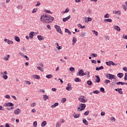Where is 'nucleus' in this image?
Returning <instances> with one entry per match:
<instances>
[{
  "mask_svg": "<svg viewBox=\"0 0 127 127\" xmlns=\"http://www.w3.org/2000/svg\"><path fill=\"white\" fill-rule=\"evenodd\" d=\"M87 84L89 86H91V85H92V82H91V80L87 81Z\"/></svg>",
  "mask_w": 127,
  "mask_h": 127,
  "instance_id": "32",
  "label": "nucleus"
},
{
  "mask_svg": "<svg viewBox=\"0 0 127 127\" xmlns=\"http://www.w3.org/2000/svg\"><path fill=\"white\" fill-rule=\"evenodd\" d=\"M106 78L109 80L116 79V76L113 74L107 73L106 74Z\"/></svg>",
  "mask_w": 127,
  "mask_h": 127,
  "instance_id": "5",
  "label": "nucleus"
},
{
  "mask_svg": "<svg viewBox=\"0 0 127 127\" xmlns=\"http://www.w3.org/2000/svg\"><path fill=\"white\" fill-rule=\"evenodd\" d=\"M117 76L119 78H122V77L124 76V74H123L122 73H118Z\"/></svg>",
  "mask_w": 127,
  "mask_h": 127,
  "instance_id": "23",
  "label": "nucleus"
},
{
  "mask_svg": "<svg viewBox=\"0 0 127 127\" xmlns=\"http://www.w3.org/2000/svg\"><path fill=\"white\" fill-rule=\"evenodd\" d=\"M110 121L112 122H116V118H115V117H111L110 118Z\"/></svg>",
  "mask_w": 127,
  "mask_h": 127,
  "instance_id": "47",
  "label": "nucleus"
},
{
  "mask_svg": "<svg viewBox=\"0 0 127 127\" xmlns=\"http://www.w3.org/2000/svg\"><path fill=\"white\" fill-rule=\"evenodd\" d=\"M109 16H110L109 14H106L104 15V18H109Z\"/></svg>",
  "mask_w": 127,
  "mask_h": 127,
  "instance_id": "46",
  "label": "nucleus"
},
{
  "mask_svg": "<svg viewBox=\"0 0 127 127\" xmlns=\"http://www.w3.org/2000/svg\"><path fill=\"white\" fill-rule=\"evenodd\" d=\"M86 36V32H83L82 34H81V37H85Z\"/></svg>",
  "mask_w": 127,
  "mask_h": 127,
  "instance_id": "53",
  "label": "nucleus"
},
{
  "mask_svg": "<svg viewBox=\"0 0 127 127\" xmlns=\"http://www.w3.org/2000/svg\"><path fill=\"white\" fill-rule=\"evenodd\" d=\"M46 78H47L48 79H50V78H52V74L46 75Z\"/></svg>",
  "mask_w": 127,
  "mask_h": 127,
  "instance_id": "39",
  "label": "nucleus"
},
{
  "mask_svg": "<svg viewBox=\"0 0 127 127\" xmlns=\"http://www.w3.org/2000/svg\"><path fill=\"white\" fill-rule=\"evenodd\" d=\"M5 98H6V99H10V96L8 95H5Z\"/></svg>",
  "mask_w": 127,
  "mask_h": 127,
  "instance_id": "59",
  "label": "nucleus"
},
{
  "mask_svg": "<svg viewBox=\"0 0 127 127\" xmlns=\"http://www.w3.org/2000/svg\"><path fill=\"white\" fill-rule=\"evenodd\" d=\"M91 56L93 58L98 57V55L97 54H91Z\"/></svg>",
  "mask_w": 127,
  "mask_h": 127,
  "instance_id": "51",
  "label": "nucleus"
},
{
  "mask_svg": "<svg viewBox=\"0 0 127 127\" xmlns=\"http://www.w3.org/2000/svg\"><path fill=\"white\" fill-rule=\"evenodd\" d=\"M104 21H105V22L107 21V22H108L109 23H111V22H112V20L111 19H110V18L106 19H104Z\"/></svg>",
  "mask_w": 127,
  "mask_h": 127,
  "instance_id": "29",
  "label": "nucleus"
},
{
  "mask_svg": "<svg viewBox=\"0 0 127 127\" xmlns=\"http://www.w3.org/2000/svg\"><path fill=\"white\" fill-rule=\"evenodd\" d=\"M86 108V105L85 104H81L80 105V107L77 108L76 109V111L77 112H81L83 110H85V108Z\"/></svg>",
  "mask_w": 127,
  "mask_h": 127,
  "instance_id": "3",
  "label": "nucleus"
},
{
  "mask_svg": "<svg viewBox=\"0 0 127 127\" xmlns=\"http://www.w3.org/2000/svg\"><path fill=\"white\" fill-rule=\"evenodd\" d=\"M14 105L13 103H11L10 102L7 103H5V107H12Z\"/></svg>",
  "mask_w": 127,
  "mask_h": 127,
  "instance_id": "13",
  "label": "nucleus"
},
{
  "mask_svg": "<svg viewBox=\"0 0 127 127\" xmlns=\"http://www.w3.org/2000/svg\"><path fill=\"white\" fill-rule=\"evenodd\" d=\"M69 12V9L68 8H66V9H65V11H64L63 12V13L65 14L66 13H67Z\"/></svg>",
  "mask_w": 127,
  "mask_h": 127,
  "instance_id": "48",
  "label": "nucleus"
},
{
  "mask_svg": "<svg viewBox=\"0 0 127 127\" xmlns=\"http://www.w3.org/2000/svg\"><path fill=\"white\" fill-rule=\"evenodd\" d=\"M106 65H107L108 66H110L111 65L117 66V64L114 63L113 62H112V61H109L108 62H106Z\"/></svg>",
  "mask_w": 127,
  "mask_h": 127,
  "instance_id": "9",
  "label": "nucleus"
},
{
  "mask_svg": "<svg viewBox=\"0 0 127 127\" xmlns=\"http://www.w3.org/2000/svg\"><path fill=\"white\" fill-rule=\"evenodd\" d=\"M74 81L76 82H81V79L78 78H76L74 79Z\"/></svg>",
  "mask_w": 127,
  "mask_h": 127,
  "instance_id": "35",
  "label": "nucleus"
},
{
  "mask_svg": "<svg viewBox=\"0 0 127 127\" xmlns=\"http://www.w3.org/2000/svg\"><path fill=\"white\" fill-rule=\"evenodd\" d=\"M103 69H104V67L103 66H101L98 67H95V70H96V71H99V70H102Z\"/></svg>",
  "mask_w": 127,
  "mask_h": 127,
  "instance_id": "19",
  "label": "nucleus"
},
{
  "mask_svg": "<svg viewBox=\"0 0 127 127\" xmlns=\"http://www.w3.org/2000/svg\"><path fill=\"white\" fill-rule=\"evenodd\" d=\"M2 77L5 79V80H7V79L8 78V76H7V75H2Z\"/></svg>",
  "mask_w": 127,
  "mask_h": 127,
  "instance_id": "38",
  "label": "nucleus"
},
{
  "mask_svg": "<svg viewBox=\"0 0 127 127\" xmlns=\"http://www.w3.org/2000/svg\"><path fill=\"white\" fill-rule=\"evenodd\" d=\"M38 40L39 41H41L42 40H44V37L42 36L41 35H39L37 37Z\"/></svg>",
  "mask_w": 127,
  "mask_h": 127,
  "instance_id": "17",
  "label": "nucleus"
},
{
  "mask_svg": "<svg viewBox=\"0 0 127 127\" xmlns=\"http://www.w3.org/2000/svg\"><path fill=\"white\" fill-rule=\"evenodd\" d=\"M19 54L21 57H24V58L26 59V61L29 60V58H28V57H27V56L24 55V54H23L22 53H19Z\"/></svg>",
  "mask_w": 127,
  "mask_h": 127,
  "instance_id": "11",
  "label": "nucleus"
},
{
  "mask_svg": "<svg viewBox=\"0 0 127 127\" xmlns=\"http://www.w3.org/2000/svg\"><path fill=\"white\" fill-rule=\"evenodd\" d=\"M78 101L81 102V103H86L87 102V100L85 99V96H81L80 98H78Z\"/></svg>",
  "mask_w": 127,
  "mask_h": 127,
  "instance_id": "6",
  "label": "nucleus"
},
{
  "mask_svg": "<svg viewBox=\"0 0 127 127\" xmlns=\"http://www.w3.org/2000/svg\"><path fill=\"white\" fill-rule=\"evenodd\" d=\"M37 68H38V69H39V70L41 71V72L44 71V69H43V68L42 67H41L40 66H38Z\"/></svg>",
  "mask_w": 127,
  "mask_h": 127,
  "instance_id": "44",
  "label": "nucleus"
},
{
  "mask_svg": "<svg viewBox=\"0 0 127 127\" xmlns=\"http://www.w3.org/2000/svg\"><path fill=\"white\" fill-rule=\"evenodd\" d=\"M100 91H101V92L104 93H105V89H104V88L101 87V88H100Z\"/></svg>",
  "mask_w": 127,
  "mask_h": 127,
  "instance_id": "40",
  "label": "nucleus"
},
{
  "mask_svg": "<svg viewBox=\"0 0 127 127\" xmlns=\"http://www.w3.org/2000/svg\"><path fill=\"white\" fill-rule=\"evenodd\" d=\"M55 28H56V30H57V32L60 33L61 35L63 34V33L62 32V30H61V27L59 26L58 25L55 26Z\"/></svg>",
  "mask_w": 127,
  "mask_h": 127,
  "instance_id": "8",
  "label": "nucleus"
},
{
  "mask_svg": "<svg viewBox=\"0 0 127 127\" xmlns=\"http://www.w3.org/2000/svg\"><path fill=\"white\" fill-rule=\"evenodd\" d=\"M76 42V39L75 37L72 38V44L74 45Z\"/></svg>",
  "mask_w": 127,
  "mask_h": 127,
  "instance_id": "30",
  "label": "nucleus"
},
{
  "mask_svg": "<svg viewBox=\"0 0 127 127\" xmlns=\"http://www.w3.org/2000/svg\"><path fill=\"white\" fill-rule=\"evenodd\" d=\"M38 11V9L34 8V9H33V10H32V13H34L36 12V11Z\"/></svg>",
  "mask_w": 127,
  "mask_h": 127,
  "instance_id": "52",
  "label": "nucleus"
},
{
  "mask_svg": "<svg viewBox=\"0 0 127 127\" xmlns=\"http://www.w3.org/2000/svg\"><path fill=\"white\" fill-rule=\"evenodd\" d=\"M60 126H61V123H60V122H57L56 124V127H60Z\"/></svg>",
  "mask_w": 127,
  "mask_h": 127,
  "instance_id": "58",
  "label": "nucleus"
},
{
  "mask_svg": "<svg viewBox=\"0 0 127 127\" xmlns=\"http://www.w3.org/2000/svg\"><path fill=\"white\" fill-rule=\"evenodd\" d=\"M14 40H15V41H16L17 42L19 43L20 42V38L17 36L14 37Z\"/></svg>",
  "mask_w": 127,
  "mask_h": 127,
  "instance_id": "21",
  "label": "nucleus"
},
{
  "mask_svg": "<svg viewBox=\"0 0 127 127\" xmlns=\"http://www.w3.org/2000/svg\"><path fill=\"white\" fill-rule=\"evenodd\" d=\"M50 17H53L50 16L49 15H47L46 14H43L41 15L40 19H41V21H43L45 19L50 18Z\"/></svg>",
  "mask_w": 127,
  "mask_h": 127,
  "instance_id": "2",
  "label": "nucleus"
},
{
  "mask_svg": "<svg viewBox=\"0 0 127 127\" xmlns=\"http://www.w3.org/2000/svg\"><path fill=\"white\" fill-rule=\"evenodd\" d=\"M123 70L125 71V72H127V67H123Z\"/></svg>",
  "mask_w": 127,
  "mask_h": 127,
  "instance_id": "63",
  "label": "nucleus"
},
{
  "mask_svg": "<svg viewBox=\"0 0 127 127\" xmlns=\"http://www.w3.org/2000/svg\"><path fill=\"white\" fill-rule=\"evenodd\" d=\"M65 102H66V98L62 99V101H61L62 103H65Z\"/></svg>",
  "mask_w": 127,
  "mask_h": 127,
  "instance_id": "54",
  "label": "nucleus"
},
{
  "mask_svg": "<svg viewBox=\"0 0 127 127\" xmlns=\"http://www.w3.org/2000/svg\"><path fill=\"white\" fill-rule=\"evenodd\" d=\"M4 42L7 43L8 45L10 44H13V42L10 40H8L7 39H4Z\"/></svg>",
  "mask_w": 127,
  "mask_h": 127,
  "instance_id": "10",
  "label": "nucleus"
},
{
  "mask_svg": "<svg viewBox=\"0 0 127 127\" xmlns=\"http://www.w3.org/2000/svg\"><path fill=\"white\" fill-rule=\"evenodd\" d=\"M95 81H94V82H100V77H99V76H95Z\"/></svg>",
  "mask_w": 127,
  "mask_h": 127,
  "instance_id": "16",
  "label": "nucleus"
},
{
  "mask_svg": "<svg viewBox=\"0 0 127 127\" xmlns=\"http://www.w3.org/2000/svg\"><path fill=\"white\" fill-rule=\"evenodd\" d=\"M26 84H27V85H31V83L30 81H26Z\"/></svg>",
  "mask_w": 127,
  "mask_h": 127,
  "instance_id": "61",
  "label": "nucleus"
},
{
  "mask_svg": "<svg viewBox=\"0 0 127 127\" xmlns=\"http://www.w3.org/2000/svg\"><path fill=\"white\" fill-rule=\"evenodd\" d=\"M89 74H90L89 71L84 72V71L82 69L78 70V72H77V76H83L87 75V77H88V78L90 77V75Z\"/></svg>",
  "mask_w": 127,
  "mask_h": 127,
  "instance_id": "1",
  "label": "nucleus"
},
{
  "mask_svg": "<svg viewBox=\"0 0 127 127\" xmlns=\"http://www.w3.org/2000/svg\"><path fill=\"white\" fill-rule=\"evenodd\" d=\"M122 7H123V9H124V10L126 11L127 9V6H125V5H122Z\"/></svg>",
  "mask_w": 127,
  "mask_h": 127,
  "instance_id": "56",
  "label": "nucleus"
},
{
  "mask_svg": "<svg viewBox=\"0 0 127 127\" xmlns=\"http://www.w3.org/2000/svg\"><path fill=\"white\" fill-rule=\"evenodd\" d=\"M21 110L20 109H16L13 111V114L14 115L17 116L21 114Z\"/></svg>",
  "mask_w": 127,
  "mask_h": 127,
  "instance_id": "7",
  "label": "nucleus"
},
{
  "mask_svg": "<svg viewBox=\"0 0 127 127\" xmlns=\"http://www.w3.org/2000/svg\"><path fill=\"white\" fill-rule=\"evenodd\" d=\"M113 28L115 30H117L118 32H120L121 31V28L118 26H113Z\"/></svg>",
  "mask_w": 127,
  "mask_h": 127,
  "instance_id": "15",
  "label": "nucleus"
},
{
  "mask_svg": "<svg viewBox=\"0 0 127 127\" xmlns=\"http://www.w3.org/2000/svg\"><path fill=\"white\" fill-rule=\"evenodd\" d=\"M30 106H31V107H34V106H35V103H32V104L30 105Z\"/></svg>",
  "mask_w": 127,
  "mask_h": 127,
  "instance_id": "64",
  "label": "nucleus"
},
{
  "mask_svg": "<svg viewBox=\"0 0 127 127\" xmlns=\"http://www.w3.org/2000/svg\"><path fill=\"white\" fill-rule=\"evenodd\" d=\"M36 126H38V122L34 121V122H33V127H36Z\"/></svg>",
  "mask_w": 127,
  "mask_h": 127,
  "instance_id": "45",
  "label": "nucleus"
},
{
  "mask_svg": "<svg viewBox=\"0 0 127 127\" xmlns=\"http://www.w3.org/2000/svg\"><path fill=\"white\" fill-rule=\"evenodd\" d=\"M35 34V33H34V32H30V33L29 34V38L32 39Z\"/></svg>",
  "mask_w": 127,
  "mask_h": 127,
  "instance_id": "18",
  "label": "nucleus"
},
{
  "mask_svg": "<svg viewBox=\"0 0 127 127\" xmlns=\"http://www.w3.org/2000/svg\"><path fill=\"white\" fill-rule=\"evenodd\" d=\"M47 125V122L46 121H44L42 124H41V127H44Z\"/></svg>",
  "mask_w": 127,
  "mask_h": 127,
  "instance_id": "20",
  "label": "nucleus"
},
{
  "mask_svg": "<svg viewBox=\"0 0 127 127\" xmlns=\"http://www.w3.org/2000/svg\"><path fill=\"white\" fill-rule=\"evenodd\" d=\"M69 70L70 71H74V68L73 67H70V68H69Z\"/></svg>",
  "mask_w": 127,
  "mask_h": 127,
  "instance_id": "49",
  "label": "nucleus"
},
{
  "mask_svg": "<svg viewBox=\"0 0 127 127\" xmlns=\"http://www.w3.org/2000/svg\"><path fill=\"white\" fill-rule=\"evenodd\" d=\"M89 114V111H87L84 113V115L85 116H88V115Z\"/></svg>",
  "mask_w": 127,
  "mask_h": 127,
  "instance_id": "50",
  "label": "nucleus"
},
{
  "mask_svg": "<svg viewBox=\"0 0 127 127\" xmlns=\"http://www.w3.org/2000/svg\"><path fill=\"white\" fill-rule=\"evenodd\" d=\"M92 93L98 94H99V91L98 90H94V91H93Z\"/></svg>",
  "mask_w": 127,
  "mask_h": 127,
  "instance_id": "57",
  "label": "nucleus"
},
{
  "mask_svg": "<svg viewBox=\"0 0 127 127\" xmlns=\"http://www.w3.org/2000/svg\"><path fill=\"white\" fill-rule=\"evenodd\" d=\"M92 32H93V34H94V35H95V36H98V32L95 31V30H92Z\"/></svg>",
  "mask_w": 127,
  "mask_h": 127,
  "instance_id": "43",
  "label": "nucleus"
},
{
  "mask_svg": "<svg viewBox=\"0 0 127 127\" xmlns=\"http://www.w3.org/2000/svg\"><path fill=\"white\" fill-rule=\"evenodd\" d=\"M7 74V71H5L4 72H0V75H6Z\"/></svg>",
  "mask_w": 127,
  "mask_h": 127,
  "instance_id": "34",
  "label": "nucleus"
},
{
  "mask_svg": "<svg viewBox=\"0 0 127 127\" xmlns=\"http://www.w3.org/2000/svg\"><path fill=\"white\" fill-rule=\"evenodd\" d=\"M9 55H7V57H4V61H8V60L9 59Z\"/></svg>",
  "mask_w": 127,
  "mask_h": 127,
  "instance_id": "41",
  "label": "nucleus"
},
{
  "mask_svg": "<svg viewBox=\"0 0 127 127\" xmlns=\"http://www.w3.org/2000/svg\"><path fill=\"white\" fill-rule=\"evenodd\" d=\"M33 78L37 79H40V76H39L38 75H33Z\"/></svg>",
  "mask_w": 127,
  "mask_h": 127,
  "instance_id": "26",
  "label": "nucleus"
},
{
  "mask_svg": "<svg viewBox=\"0 0 127 127\" xmlns=\"http://www.w3.org/2000/svg\"><path fill=\"white\" fill-rule=\"evenodd\" d=\"M124 80H127V72L125 73V76L124 77Z\"/></svg>",
  "mask_w": 127,
  "mask_h": 127,
  "instance_id": "55",
  "label": "nucleus"
},
{
  "mask_svg": "<svg viewBox=\"0 0 127 127\" xmlns=\"http://www.w3.org/2000/svg\"><path fill=\"white\" fill-rule=\"evenodd\" d=\"M113 14H120L121 13L119 11H113Z\"/></svg>",
  "mask_w": 127,
  "mask_h": 127,
  "instance_id": "42",
  "label": "nucleus"
},
{
  "mask_svg": "<svg viewBox=\"0 0 127 127\" xmlns=\"http://www.w3.org/2000/svg\"><path fill=\"white\" fill-rule=\"evenodd\" d=\"M65 32L68 33L69 35H71V32L68 30V29H65Z\"/></svg>",
  "mask_w": 127,
  "mask_h": 127,
  "instance_id": "37",
  "label": "nucleus"
},
{
  "mask_svg": "<svg viewBox=\"0 0 127 127\" xmlns=\"http://www.w3.org/2000/svg\"><path fill=\"white\" fill-rule=\"evenodd\" d=\"M92 20V18L91 17L87 18V20L85 21V22L87 23L88 22H91Z\"/></svg>",
  "mask_w": 127,
  "mask_h": 127,
  "instance_id": "25",
  "label": "nucleus"
},
{
  "mask_svg": "<svg viewBox=\"0 0 127 127\" xmlns=\"http://www.w3.org/2000/svg\"><path fill=\"white\" fill-rule=\"evenodd\" d=\"M117 85H125V82H117Z\"/></svg>",
  "mask_w": 127,
  "mask_h": 127,
  "instance_id": "33",
  "label": "nucleus"
},
{
  "mask_svg": "<svg viewBox=\"0 0 127 127\" xmlns=\"http://www.w3.org/2000/svg\"><path fill=\"white\" fill-rule=\"evenodd\" d=\"M45 13H47L48 14H52V12H51V11L50 10H45Z\"/></svg>",
  "mask_w": 127,
  "mask_h": 127,
  "instance_id": "31",
  "label": "nucleus"
},
{
  "mask_svg": "<svg viewBox=\"0 0 127 127\" xmlns=\"http://www.w3.org/2000/svg\"><path fill=\"white\" fill-rule=\"evenodd\" d=\"M104 83H105V84H107L108 83H110V80L107 79V80H105V81H104Z\"/></svg>",
  "mask_w": 127,
  "mask_h": 127,
  "instance_id": "36",
  "label": "nucleus"
},
{
  "mask_svg": "<svg viewBox=\"0 0 127 127\" xmlns=\"http://www.w3.org/2000/svg\"><path fill=\"white\" fill-rule=\"evenodd\" d=\"M70 17H71V16H70V15H69L67 17L63 18V22H65L66 21L69 20V19H70Z\"/></svg>",
  "mask_w": 127,
  "mask_h": 127,
  "instance_id": "22",
  "label": "nucleus"
},
{
  "mask_svg": "<svg viewBox=\"0 0 127 127\" xmlns=\"http://www.w3.org/2000/svg\"><path fill=\"white\" fill-rule=\"evenodd\" d=\"M83 124L85 126H88V122H87L86 119H83Z\"/></svg>",
  "mask_w": 127,
  "mask_h": 127,
  "instance_id": "28",
  "label": "nucleus"
},
{
  "mask_svg": "<svg viewBox=\"0 0 127 127\" xmlns=\"http://www.w3.org/2000/svg\"><path fill=\"white\" fill-rule=\"evenodd\" d=\"M40 5H41V2H40V1H38L37 4H36V6H39Z\"/></svg>",
  "mask_w": 127,
  "mask_h": 127,
  "instance_id": "62",
  "label": "nucleus"
},
{
  "mask_svg": "<svg viewBox=\"0 0 127 127\" xmlns=\"http://www.w3.org/2000/svg\"><path fill=\"white\" fill-rule=\"evenodd\" d=\"M91 63L94 64H97V61L95 60H91Z\"/></svg>",
  "mask_w": 127,
  "mask_h": 127,
  "instance_id": "60",
  "label": "nucleus"
},
{
  "mask_svg": "<svg viewBox=\"0 0 127 127\" xmlns=\"http://www.w3.org/2000/svg\"><path fill=\"white\" fill-rule=\"evenodd\" d=\"M53 19H54L53 17H50V18L46 19L44 20H41V21L44 23H50L52 22V21H53Z\"/></svg>",
  "mask_w": 127,
  "mask_h": 127,
  "instance_id": "4",
  "label": "nucleus"
},
{
  "mask_svg": "<svg viewBox=\"0 0 127 127\" xmlns=\"http://www.w3.org/2000/svg\"><path fill=\"white\" fill-rule=\"evenodd\" d=\"M59 106L58 103H56L55 104L51 105V108L53 109Z\"/></svg>",
  "mask_w": 127,
  "mask_h": 127,
  "instance_id": "24",
  "label": "nucleus"
},
{
  "mask_svg": "<svg viewBox=\"0 0 127 127\" xmlns=\"http://www.w3.org/2000/svg\"><path fill=\"white\" fill-rule=\"evenodd\" d=\"M66 90L67 91H70L72 90V87H71V84L68 83L67 84V87H66Z\"/></svg>",
  "mask_w": 127,
  "mask_h": 127,
  "instance_id": "12",
  "label": "nucleus"
},
{
  "mask_svg": "<svg viewBox=\"0 0 127 127\" xmlns=\"http://www.w3.org/2000/svg\"><path fill=\"white\" fill-rule=\"evenodd\" d=\"M43 98H44V101H46L48 99L49 97L47 95H43Z\"/></svg>",
  "mask_w": 127,
  "mask_h": 127,
  "instance_id": "27",
  "label": "nucleus"
},
{
  "mask_svg": "<svg viewBox=\"0 0 127 127\" xmlns=\"http://www.w3.org/2000/svg\"><path fill=\"white\" fill-rule=\"evenodd\" d=\"M80 116H81V114H76L75 115L73 114L72 115V117H73V118L74 119H77L78 118H80Z\"/></svg>",
  "mask_w": 127,
  "mask_h": 127,
  "instance_id": "14",
  "label": "nucleus"
}]
</instances>
